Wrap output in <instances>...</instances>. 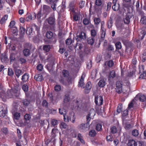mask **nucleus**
Returning <instances> with one entry per match:
<instances>
[{
    "label": "nucleus",
    "mask_w": 146,
    "mask_h": 146,
    "mask_svg": "<svg viewBox=\"0 0 146 146\" xmlns=\"http://www.w3.org/2000/svg\"><path fill=\"white\" fill-rule=\"evenodd\" d=\"M25 29L23 27L20 26L19 29L20 34L21 35H23L25 34Z\"/></svg>",
    "instance_id": "42"
},
{
    "label": "nucleus",
    "mask_w": 146,
    "mask_h": 146,
    "mask_svg": "<svg viewBox=\"0 0 146 146\" xmlns=\"http://www.w3.org/2000/svg\"><path fill=\"white\" fill-rule=\"evenodd\" d=\"M7 113V109L0 106V117H4Z\"/></svg>",
    "instance_id": "12"
},
{
    "label": "nucleus",
    "mask_w": 146,
    "mask_h": 146,
    "mask_svg": "<svg viewBox=\"0 0 146 146\" xmlns=\"http://www.w3.org/2000/svg\"><path fill=\"white\" fill-rule=\"evenodd\" d=\"M91 88V82L89 81L87 83L86 85L85 89L84 91V93L85 94H88L90 92Z\"/></svg>",
    "instance_id": "8"
},
{
    "label": "nucleus",
    "mask_w": 146,
    "mask_h": 146,
    "mask_svg": "<svg viewBox=\"0 0 146 146\" xmlns=\"http://www.w3.org/2000/svg\"><path fill=\"white\" fill-rule=\"evenodd\" d=\"M94 21L95 25H98L101 22V20L99 18H95L94 19Z\"/></svg>",
    "instance_id": "48"
},
{
    "label": "nucleus",
    "mask_w": 146,
    "mask_h": 146,
    "mask_svg": "<svg viewBox=\"0 0 146 146\" xmlns=\"http://www.w3.org/2000/svg\"><path fill=\"white\" fill-rule=\"evenodd\" d=\"M139 96V99L140 101L142 102H145L146 103V96L144 95H139V94H137V96Z\"/></svg>",
    "instance_id": "25"
},
{
    "label": "nucleus",
    "mask_w": 146,
    "mask_h": 146,
    "mask_svg": "<svg viewBox=\"0 0 146 146\" xmlns=\"http://www.w3.org/2000/svg\"><path fill=\"white\" fill-rule=\"evenodd\" d=\"M76 4L75 3L74 1H71L69 5L68 8L69 9V11H70V13L71 16L72 12H75V11L74 9L75 8Z\"/></svg>",
    "instance_id": "7"
},
{
    "label": "nucleus",
    "mask_w": 146,
    "mask_h": 146,
    "mask_svg": "<svg viewBox=\"0 0 146 146\" xmlns=\"http://www.w3.org/2000/svg\"><path fill=\"white\" fill-rule=\"evenodd\" d=\"M91 36L92 37H94L96 36L97 35V32L94 29H92L91 30Z\"/></svg>",
    "instance_id": "50"
},
{
    "label": "nucleus",
    "mask_w": 146,
    "mask_h": 146,
    "mask_svg": "<svg viewBox=\"0 0 146 146\" xmlns=\"http://www.w3.org/2000/svg\"><path fill=\"white\" fill-rule=\"evenodd\" d=\"M34 14H35L34 16L35 18H36V17L37 16V19H40L41 17L42 16V14L41 10H40L38 12V13L37 14V15H36L35 13H34Z\"/></svg>",
    "instance_id": "47"
},
{
    "label": "nucleus",
    "mask_w": 146,
    "mask_h": 146,
    "mask_svg": "<svg viewBox=\"0 0 146 146\" xmlns=\"http://www.w3.org/2000/svg\"><path fill=\"white\" fill-rule=\"evenodd\" d=\"M127 145L128 146H137V143L133 139H130L128 140L127 143Z\"/></svg>",
    "instance_id": "19"
},
{
    "label": "nucleus",
    "mask_w": 146,
    "mask_h": 146,
    "mask_svg": "<svg viewBox=\"0 0 146 146\" xmlns=\"http://www.w3.org/2000/svg\"><path fill=\"white\" fill-rule=\"evenodd\" d=\"M73 42V41L70 38H68L65 41V43L67 45H70Z\"/></svg>",
    "instance_id": "41"
},
{
    "label": "nucleus",
    "mask_w": 146,
    "mask_h": 146,
    "mask_svg": "<svg viewBox=\"0 0 146 146\" xmlns=\"http://www.w3.org/2000/svg\"><path fill=\"white\" fill-rule=\"evenodd\" d=\"M96 130L99 131L102 130V125L100 123H98L96 124Z\"/></svg>",
    "instance_id": "49"
},
{
    "label": "nucleus",
    "mask_w": 146,
    "mask_h": 146,
    "mask_svg": "<svg viewBox=\"0 0 146 146\" xmlns=\"http://www.w3.org/2000/svg\"><path fill=\"white\" fill-rule=\"evenodd\" d=\"M119 7V4H118L116 5H116H113L112 7V8L115 11H116L118 10Z\"/></svg>",
    "instance_id": "59"
},
{
    "label": "nucleus",
    "mask_w": 146,
    "mask_h": 146,
    "mask_svg": "<svg viewBox=\"0 0 146 146\" xmlns=\"http://www.w3.org/2000/svg\"><path fill=\"white\" fill-rule=\"evenodd\" d=\"M51 9L50 7L46 5H44L42 7L43 13L46 15H48Z\"/></svg>",
    "instance_id": "10"
},
{
    "label": "nucleus",
    "mask_w": 146,
    "mask_h": 146,
    "mask_svg": "<svg viewBox=\"0 0 146 146\" xmlns=\"http://www.w3.org/2000/svg\"><path fill=\"white\" fill-rule=\"evenodd\" d=\"M132 15L130 13H128L127 14L126 17L124 19V23L126 24H129L130 21V18L132 17Z\"/></svg>",
    "instance_id": "13"
},
{
    "label": "nucleus",
    "mask_w": 146,
    "mask_h": 146,
    "mask_svg": "<svg viewBox=\"0 0 146 146\" xmlns=\"http://www.w3.org/2000/svg\"><path fill=\"white\" fill-rule=\"evenodd\" d=\"M70 100V95L68 94H66L64 97V102L67 103L69 102Z\"/></svg>",
    "instance_id": "23"
},
{
    "label": "nucleus",
    "mask_w": 146,
    "mask_h": 146,
    "mask_svg": "<svg viewBox=\"0 0 146 146\" xmlns=\"http://www.w3.org/2000/svg\"><path fill=\"white\" fill-rule=\"evenodd\" d=\"M73 15V21L74 22L77 21L78 20L79 17L77 13H76V11L75 12H72Z\"/></svg>",
    "instance_id": "20"
},
{
    "label": "nucleus",
    "mask_w": 146,
    "mask_h": 146,
    "mask_svg": "<svg viewBox=\"0 0 146 146\" xmlns=\"http://www.w3.org/2000/svg\"><path fill=\"white\" fill-rule=\"evenodd\" d=\"M140 22L141 23L143 24H146V17H142L141 19Z\"/></svg>",
    "instance_id": "62"
},
{
    "label": "nucleus",
    "mask_w": 146,
    "mask_h": 146,
    "mask_svg": "<svg viewBox=\"0 0 146 146\" xmlns=\"http://www.w3.org/2000/svg\"><path fill=\"white\" fill-rule=\"evenodd\" d=\"M54 90L56 92H58L61 90V86L59 85H56L54 88Z\"/></svg>",
    "instance_id": "51"
},
{
    "label": "nucleus",
    "mask_w": 146,
    "mask_h": 146,
    "mask_svg": "<svg viewBox=\"0 0 146 146\" xmlns=\"http://www.w3.org/2000/svg\"><path fill=\"white\" fill-rule=\"evenodd\" d=\"M136 71V69H134L133 70L131 71L128 72V76L129 77L132 76L133 75H135V72Z\"/></svg>",
    "instance_id": "44"
},
{
    "label": "nucleus",
    "mask_w": 146,
    "mask_h": 146,
    "mask_svg": "<svg viewBox=\"0 0 146 146\" xmlns=\"http://www.w3.org/2000/svg\"><path fill=\"white\" fill-rule=\"evenodd\" d=\"M94 102L96 106H99L102 105L104 102V100L102 96H95Z\"/></svg>",
    "instance_id": "2"
},
{
    "label": "nucleus",
    "mask_w": 146,
    "mask_h": 146,
    "mask_svg": "<svg viewBox=\"0 0 146 146\" xmlns=\"http://www.w3.org/2000/svg\"><path fill=\"white\" fill-rule=\"evenodd\" d=\"M104 23L102 22L101 23V29H100V33H101V38L102 40H104L106 34V30L105 28H104Z\"/></svg>",
    "instance_id": "4"
},
{
    "label": "nucleus",
    "mask_w": 146,
    "mask_h": 146,
    "mask_svg": "<svg viewBox=\"0 0 146 146\" xmlns=\"http://www.w3.org/2000/svg\"><path fill=\"white\" fill-rule=\"evenodd\" d=\"M92 61L91 60H90L89 61H88L86 63L87 68L88 69H90L92 67Z\"/></svg>",
    "instance_id": "43"
},
{
    "label": "nucleus",
    "mask_w": 146,
    "mask_h": 146,
    "mask_svg": "<svg viewBox=\"0 0 146 146\" xmlns=\"http://www.w3.org/2000/svg\"><path fill=\"white\" fill-rule=\"evenodd\" d=\"M26 46H28V48H25L23 50V54L25 56H28L30 54V49L31 48V45L29 43H26L25 44Z\"/></svg>",
    "instance_id": "5"
},
{
    "label": "nucleus",
    "mask_w": 146,
    "mask_h": 146,
    "mask_svg": "<svg viewBox=\"0 0 146 146\" xmlns=\"http://www.w3.org/2000/svg\"><path fill=\"white\" fill-rule=\"evenodd\" d=\"M15 54L14 53H12L10 54L9 56L10 62H13L15 60Z\"/></svg>",
    "instance_id": "31"
},
{
    "label": "nucleus",
    "mask_w": 146,
    "mask_h": 146,
    "mask_svg": "<svg viewBox=\"0 0 146 146\" xmlns=\"http://www.w3.org/2000/svg\"><path fill=\"white\" fill-rule=\"evenodd\" d=\"M37 70L39 71H42L43 68V66L41 64H39L36 66Z\"/></svg>",
    "instance_id": "46"
},
{
    "label": "nucleus",
    "mask_w": 146,
    "mask_h": 146,
    "mask_svg": "<svg viewBox=\"0 0 146 146\" xmlns=\"http://www.w3.org/2000/svg\"><path fill=\"white\" fill-rule=\"evenodd\" d=\"M22 72V70L19 69H17L15 71V75L17 78H19L21 75Z\"/></svg>",
    "instance_id": "34"
},
{
    "label": "nucleus",
    "mask_w": 146,
    "mask_h": 146,
    "mask_svg": "<svg viewBox=\"0 0 146 146\" xmlns=\"http://www.w3.org/2000/svg\"><path fill=\"white\" fill-rule=\"evenodd\" d=\"M43 48L44 51L46 52H48L50 51L51 47L49 45H45L43 46Z\"/></svg>",
    "instance_id": "39"
},
{
    "label": "nucleus",
    "mask_w": 146,
    "mask_h": 146,
    "mask_svg": "<svg viewBox=\"0 0 146 146\" xmlns=\"http://www.w3.org/2000/svg\"><path fill=\"white\" fill-rule=\"evenodd\" d=\"M102 0H96L95 2V5H96L95 7V10H97V6L100 7L102 4Z\"/></svg>",
    "instance_id": "22"
},
{
    "label": "nucleus",
    "mask_w": 146,
    "mask_h": 146,
    "mask_svg": "<svg viewBox=\"0 0 146 146\" xmlns=\"http://www.w3.org/2000/svg\"><path fill=\"white\" fill-rule=\"evenodd\" d=\"M143 73L140 74L139 78L141 79H146V72H143Z\"/></svg>",
    "instance_id": "57"
},
{
    "label": "nucleus",
    "mask_w": 146,
    "mask_h": 146,
    "mask_svg": "<svg viewBox=\"0 0 146 146\" xmlns=\"http://www.w3.org/2000/svg\"><path fill=\"white\" fill-rule=\"evenodd\" d=\"M0 58L2 62H5L7 60V56L5 53L1 54Z\"/></svg>",
    "instance_id": "27"
},
{
    "label": "nucleus",
    "mask_w": 146,
    "mask_h": 146,
    "mask_svg": "<svg viewBox=\"0 0 146 146\" xmlns=\"http://www.w3.org/2000/svg\"><path fill=\"white\" fill-rule=\"evenodd\" d=\"M87 42L89 44H90L91 45H92L93 44L94 42V38L92 37H90L87 39Z\"/></svg>",
    "instance_id": "30"
},
{
    "label": "nucleus",
    "mask_w": 146,
    "mask_h": 146,
    "mask_svg": "<svg viewBox=\"0 0 146 146\" xmlns=\"http://www.w3.org/2000/svg\"><path fill=\"white\" fill-rule=\"evenodd\" d=\"M116 86L115 91L118 94H120L122 92V84L120 81H117L116 82Z\"/></svg>",
    "instance_id": "3"
},
{
    "label": "nucleus",
    "mask_w": 146,
    "mask_h": 146,
    "mask_svg": "<svg viewBox=\"0 0 146 146\" xmlns=\"http://www.w3.org/2000/svg\"><path fill=\"white\" fill-rule=\"evenodd\" d=\"M146 34V31L144 29L142 30L140 32V34L139 35V37L140 36L141 37V39H143Z\"/></svg>",
    "instance_id": "26"
},
{
    "label": "nucleus",
    "mask_w": 146,
    "mask_h": 146,
    "mask_svg": "<svg viewBox=\"0 0 146 146\" xmlns=\"http://www.w3.org/2000/svg\"><path fill=\"white\" fill-rule=\"evenodd\" d=\"M107 49L108 51H112L114 50V48L112 45L109 44L107 46Z\"/></svg>",
    "instance_id": "56"
},
{
    "label": "nucleus",
    "mask_w": 146,
    "mask_h": 146,
    "mask_svg": "<svg viewBox=\"0 0 146 146\" xmlns=\"http://www.w3.org/2000/svg\"><path fill=\"white\" fill-rule=\"evenodd\" d=\"M53 33L50 31H48L46 32V36L48 39H51L53 36Z\"/></svg>",
    "instance_id": "24"
},
{
    "label": "nucleus",
    "mask_w": 146,
    "mask_h": 146,
    "mask_svg": "<svg viewBox=\"0 0 146 146\" xmlns=\"http://www.w3.org/2000/svg\"><path fill=\"white\" fill-rule=\"evenodd\" d=\"M72 105L73 106V109H78L79 107V102L77 100H74L72 104Z\"/></svg>",
    "instance_id": "18"
},
{
    "label": "nucleus",
    "mask_w": 146,
    "mask_h": 146,
    "mask_svg": "<svg viewBox=\"0 0 146 146\" xmlns=\"http://www.w3.org/2000/svg\"><path fill=\"white\" fill-rule=\"evenodd\" d=\"M115 71L112 70L110 72V74L108 77L109 79L111 78H113L115 77Z\"/></svg>",
    "instance_id": "38"
},
{
    "label": "nucleus",
    "mask_w": 146,
    "mask_h": 146,
    "mask_svg": "<svg viewBox=\"0 0 146 146\" xmlns=\"http://www.w3.org/2000/svg\"><path fill=\"white\" fill-rule=\"evenodd\" d=\"M137 97V95H136L134 99H133L130 103L128 104V107L127 109L128 110H131V108H133L134 103H135V100H136V99Z\"/></svg>",
    "instance_id": "16"
},
{
    "label": "nucleus",
    "mask_w": 146,
    "mask_h": 146,
    "mask_svg": "<svg viewBox=\"0 0 146 146\" xmlns=\"http://www.w3.org/2000/svg\"><path fill=\"white\" fill-rule=\"evenodd\" d=\"M14 74V73L13 69L11 68H8L7 72L8 75L11 77H12Z\"/></svg>",
    "instance_id": "36"
},
{
    "label": "nucleus",
    "mask_w": 146,
    "mask_h": 146,
    "mask_svg": "<svg viewBox=\"0 0 146 146\" xmlns=\"http://www.w3.org/2000/svg\"><path fill=\"white\" fill-rule=\"evenodd\" d=\"M20 113L18 112H16L14 114V118L16 119H19L20 117Z\"/></svg>",
    "instance_id": "61"
},
{
    "label": "nucleus",
    "mask_w": 146,
    "mask_h": 146,
    "mask_svg": "<svg viewBox=\"0 0 146 146\" xmlns=\"http://www.w3.org/2000/svg\"><path fill=\"white\" fill-rule=\"evenodd\" d=\"M93 113V115H95V111L93 109L92 110H91L90 111V113H88V115L86 116V123L88 124V125L89 124V122L91 119V117H90V115Z\"/></svg>",
    "instance_id": "14"
},
{
    "label": "nucleus",
    "mask_w": 146,
    "mask_h": 146,
    "mask_svg": "<svg viewBox=\"0 0 146 146\" xmlns=\"http://www.w3.org/2000/svg\"><path fill=\"white\" fill-rule=\"evenodd\" d=\"M78 128L82 131L85 132L88 129L89 126L86 123H82L78 125Z\"/></svg>",
    "instance_id": "6"
},
{
    "label": "nucleus",
    "mask_w": 146,
    "mask_h": 146,
    "mask_svg": "<svg viewBox=\"0 0 146 146\" xmlns=\"http://www.w3.org/2000/svg\"><path fill=\"white\" fill-rule=\"evenodd\" d=\"M7 19L8 15H4L1 19L0 21V23L2 25L4 24L5 23Z\"/></svg>",
    "instance_id": "28"
},
{
    "label": "nucleus",
    "mask_w": 146,
    "mask_h": 146,
    "mask_svg": "<svg viewBox=\"0 0 146 146\" xmlns=\"http://www.w3.org/2000/svg\"><path fill=\"white\" fill-rule=\"evenodd\" d=\"M34 78L37 81H41L43 80V77L41 74H37L35 75Z\"/></svg>",
    "instance_id": "21"
},
{
    "label": "nucleus",
    "mask_w": 146,
    "mask_h": 146,
    "mask_svg": "<svg viewBox=\"0 0 146 146\" xmlns=\"http://www.w3.org/2000/svg\"><path fill=\"white\" fill-rule=\"evenodd\" d=\"M33 29L31 27H29L27 28L26 30V33L27 34L30 35L32 33Z\"/></svg>",
    "instance_id": "37"
},
{
    "label": "nucleus",
    "mask_w": 146,
    "mask_h": 146,
    "mask_svg": "<svg viewBox=\"0 0 146 146\" xmlns=\"http://www.w3.org/2000/svg\"><path fill=\"white\" fill-rule=\"evenodd\" d=\"M29 78V74L28 73H25L22 76L21 80L24 82H26L28 81Z\"/></svg>",
    "instance_id": "15"
},
{
    "label": "nucleus",
    "mask_w": 146,
    "mask_h": 146,
    "mask_svg": "<svg viewBox=\"0 0 146 146\" xmlns=\"http://www.w3.org/2000/svg\"><path fill=\"white\" fill-rule=\"evenodd\" d=\"M85 75H84L83 74L81 76L80 79L79 80L78 84V86L79 87H81L82 88H84L85 87L84 86V79Z\"/></svg>",
    "instance_id": "9"
},
{
    "label": "nucleus",
    "mask_w": 146,
    "mask_h": 146,
    "mask_svg": "<svg viewBox=\"0 0 146 146\" xmlns=\"http://www.w3.org/2000/svg\"><path fill=\"white\" fill-rule=\"evenodd\" d=\"M104 66H107L110 68L112 67L114 65V62L112 60L107 61L104 63Z\"/></svg>",
    "instance_id": "17"
},
{
    "label": "nucleus",
    "mask_w": 146,
    "mask_h": 146,
    "mask_svg": "<svg viewBox=\"0 0 146 146\" xmlns=\"http://www.w3.org/2000/svg\"><path fill=\"white\" fill-rule=\"evenodd\" d=\"M86 37V34L84 32L82 31L80 33L79 35L77 36L76 40L77 41H79L82 39H85Z\"/></svg>",
    "instance_id": "11"
},
{
    "label": "nucleus",
    "mask_w": 146,
    "mask_h": 146,
    "mask_svg": "<svg viewBox=\"0 0 146 146\" xmlns=\"http://www.w3.org/2000/svg\"><path fill=\"white\" fill-rule=\"evenodd\" d=\"M18 61L21 64H23L25 63L26 60L23 58L20 57L19 58L18 60Z\"/></svg>",
    "instance_id": "55"
},
{
    "label": "nucleus",
    "mask_w": 146,
    "mask_h": 146,
    "mask_svg": "<svg viewBox=\"0 0 146 146\" xmlns=\"http://www.w3.org/2000/svg\"><path fill=\"white\" fill-rule=\"evenodd\" d=\"M58 132V129L55 128H53L52 130L51 136L53 138H54L56 136V133Z\"/></svg>",
    "instance_id": "33"
},
{
    "label": "nucleus",
    "mask_w": 146,
    "mask_h": 146,
    "mask_svg": "<svg viewBox=\"0 0 146 146\" xmlns=\"http://www.w3.org/2000/svg\"><path fill=\"white\" fill-rule=\"evenodd\" d=\"M138 69L139 70V73H142L144 72V66L143 65H139Z\"/></svg>",
    "instance_id": "52"
},
{
    "label": "nucleus",
    "mask_w": 146,
    "mask_h": 146,
    "mask_svg": "<svg viewBox=\"0 0 146 146\" xmlns=\"http://www.w3.org/2000/svg\"><path fill=\"white\" fill-rule=\"evenodd\" d=\"M122 106L121 104H119L117 107V112L118 113H120L122 111Z\"/></svg>",
    "instance_id": "54"
},
{
    "label": "nucleus",
    "mask_w": 146,
    "mask_h": 146,
    "mask_svg": "<svg viewBox=\"0 0 146 146\" xmlns=\"http://www.w3.org/2000/svg\"><path fill=\"white\" fill-rule=\"evenodd\" d=\"M42 105L43 107L47 108L48 106V103L46 100H44L42 102Z\"/></svg>",
    "instance_id": "60"
},
{
    "label": "nucleus",
    "mask_w": 146,
    "mask_h": 146,
    "mask_svg": "<svg viewBox=\"0 0 146 146\" xmlns=\"http://www.w3.org/2000/svg\"><path fill=\"white\" fill-rule=\"evenodd\" d=\"M91 21L90 19L88 18H84L82 21V23L83 24L85 25H87L89 24L90 23Z\"/></svg>",
    "instance_id": "29"
},
{
    "label": "nucleus",
    "mask_w": 146,
    "mask_h": 146,
    "mask_svg": "<svg viewBox=\"0 0 146 146\" xmlns=\"http://www.w3.org/2000/svg\"><path fill=\"white\" fill-rule=\"evenodd\" d=\"M62 73L64 77H67L69 74V72L68 71L66 70H64L62 71Z\"/></svg>",
    "instance_id": "63"
},
{
    "label": "nucleus",
    "mask_w": 146,
    "mask_h": 146,
    "mask_svg": "<svg viewBox=\"0 0 146 146\" xmlns=\"http://www.w3.org/2000/svg\"><path fill=\"white\" fill-rule=\"evenodd\" d=\"M55 19L54 17H50L46 19L43 27L45 29L52 31H55Z\"/></svg>",
    "instance_id": "1"
},
{
    "label": "nucleus",
    "mask_w": 146,
    "mask_h": 146,
    "mask_svg": "<svg viewBox=\"0 0 146 146\" xmlns=\"http://www.w3.org/2000/svg\"><path fill=\"white\" fill-rule=\"evenodd\" d=\"M30 102L28 100L25 99L23 100L22 103L23 105L26 106H27L30 104Z\"/></svg>",
    "instance_id": "53"
},
{
    "label": "nucleus",
    "mask_w": 146,
    "mask_h": 146,
    "mask_svg": "<svg viewBox=\"0 0 146 146\" xmlns=\"http://www.w3.org/2000/svg\"><path fill=\"white\" fill-rule=\"evenodd\" d=\"M113 23L112 19L110 17L107 22L108 27V28L110 29Z\"/></svg>",
    "instance_id": "40"
},
{
    "label": "nucleus",
    "mask_w": 146,
    "mask_h": 146,
    "mask_svg": "<svg viewBox=\"0 0 146 146\" xmlns=\"http://www.w3.org/2000/svg\"><path fill=\"white\" fill-rule=\"evenodd\" d=\"M96 133L94 130H91L89 133V135L92 137H94L95 136Z\"/></svg>",
    "instance_id": "45"
},
{
    "label": "nucleus",
    "mask_w": 146,
    "mask_h": 146,
    "mask_svg": "<svg viewBox=\"0 0 146 146\" xmlns=\"http://www.w3.org/2000/svg\"><path fill=\"white\" fill-rule=\"evenodd\" d=\"M111 132L113 134L115 133H117V130L116 127L113 126L111 129Z\"/></svg>",
    "instance_id": "58"
},
{
    "label": "nucleus",
    "mask_w": 146,
    "mask_h": 146,
    "mask_svg": "<svg viewBox=\"0 0 146 146\" xmlns=\"http://www.w3.org/2000/svg\"><path fill=\"white\" fill-rule=\"evenodd\" d=\"M24 119L26 121L29 120L31 119V115L29 114H26L24 115Z\"/></svg>",
    "instance_id": "64"
},
{
    "label": "nucleus",
    "mask_w": 146,
    "mask_h": 146,
    "mask_svg": "<svg viewBox=\"0 0 146 146\" xmlns=\"http://www.w3.org/2000/svg\"><path fill=\"white\" fill-rule=\"evenodd\" d=\"M116 49L119 50L121 49L122 47L121 43L119 41H117L115 43Z\"/></svg>",
    "instance_id": "35"
},
{
    "label": "nucleus",
    "mask_w": 146,
    "mask_h": 146,
    "mask_svg": "<svg viewBox=\"0 0 146 146\" xmlns=\"http://www.w3.org/2000/svg\"><path fill=\"white\" fill-rule=\"evenodd\" d=\"M99 86L100 88L104 87L106 84L105 81L103 80H100L98 83Z\"/></svg>",
    "instance_id": "32"
}]
</instances>
